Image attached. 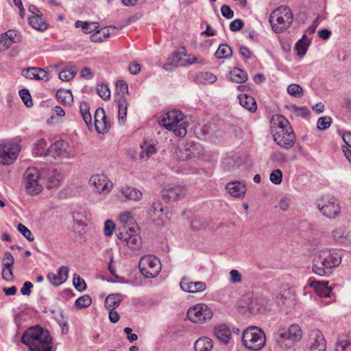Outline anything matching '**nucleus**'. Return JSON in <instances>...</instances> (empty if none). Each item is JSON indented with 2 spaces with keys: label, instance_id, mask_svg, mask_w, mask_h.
I'll list each match as a JSON object with an SVG mask.
<instances>
[{
  "label": "nucleus",
  "instance_id": "4468645a",
  "mask_svg": "<svg viewBox=\"0 0 351 351\" xmlns=\"http://www.w3.org/2000/svg\"><path fill=\"white\" fill-rule=\"evenodd\" d=\"M184 117V116L182 112L173 110L168 112L165 117L160 119L159 123L165 128L171 131L175 126L182 121Z\"/></svg>",
  "mask_w": 351,
  "mask_h": 351
},
{
  "label": "nucleus",
  "instance_id": "c9c22d12",
  "mask_svg": "<svg viewBox=\"0 0 351 351\" xmlns=\"http://www.w3.org/2000/svg\"><path fill=\"white\" fill-rule=\"evenodd\" d=\"M80 110L84 122L90 129L92 126V118L89 111V104L87 102H82L80 106Z\"/></svg>",
  "mask_w": 351,
  "mask_h": 351
},
{
  "label": "nucleus",
  "instance_id": "a878e982",
  "mask_svg": "<svg viewBox=\"0 0 351 351\" xmlns=\"http://www.w3.org/2000/svg\"><path fill=\"white\" fill-rule=\"evenodd\" d=\"M119 221L121 226L119 228L118 232L120 231H128L132 226H137L135 223L131 213L129 212H125L121 214L119 217Z\"/></svg>",
  "mask_w": 351,
  "mask_h": 351
},
{
  "label": "nucleus",
  "instance_id": "69168bd1",
  "mask_svg": "<svg viewBox=\"0 0 351 351\" xmlns=\"http://www.w3.org/2000/svg\"><path fill=\"white\" fill-rule=\"evenodd\" d=\"M165 211V208L161 206V203L159 201L154 202L149 209V213H152L154 215L158 212L163 213Z\"/></svg>",
  "mask_w": 351,
  "mask_h": 351
},
{
  "label": "nucleus",
  "instance_id": "4be33fe9",
  "mask_svg": "<svg viewBox=\"0 0 351 351\" xmlns=\"http://www.w3.org/2000/svg\"><path fill=\"white\" fill-rule=\"evenodd\" d=\"M215 337L223 344L229 343L232 338L230 329L225 324H220L214 328Z\"/></svg>",
  "mask_w": 351,
  "mask_h": 351
},
{
  "label": "nucleus",
  "instance_id": "774afa93",
  "mask_svg": "<svg viewBox=\"0 0 351 351\" xmlns=\"http://www.w3.org/2000/svg\"><path fill=\"white\" fill-rule=\"evenodd\" d=\"M221 12L223 17L230 19L234 16V12L230 7L227 5H223L221 8Z\"/></svg>",
  "mask_w": 351,
  "mask_h": 351
},
{
  "label": "nucleus",
  "instance_id": "c85d7f7f",
  "mask_svg": "<svg viewBox=\"0 0 351 351\" xmlns=\"http://www.w3.org/2000/svg\"><path fill=\"white\" fill-rule=\"evenodd\" d=\"M43 16H32L29 18L28 22L31 27L34 29L43 32L46 30L49 25L48 23L43 19Z\"/></svg>",
  "mask_w": 351,
  "mask_h": 351
},
{
  "label": "nucleus",
  "instance_id": "37998d69",
  "mask_svg": "<svg viewBox=\"0 0 351 351\" xmlns=\"http://www.w3.org/2000/svg\"><path fill=\"white\" fill-rule=\"evenodd\" d=\"M287 93L293 97L300 98L303 95V89L300 85L292 84L288 86Z\"/></svg>",
  "mask_w": 351,
  "mask_h": 351
},
{
  "label": "nucleus",
  "instance_id": "bf43d9fd",
  "mask_svg": "<svg viewBox=\"0 0 351 351\" xmlns=\"http://www.w3.org/2000/svg\"><path fill=\"white\" fill-rule=\"evenodd\" d=\"M270 180L275 184H279L282 182V173L280 169L274 170L270 174Z\"/></svg>",
  "mask_w": 351,
  "mask_h": 351
},
{
  "label": "nucleus",
  "instance_id": "6ab92c4d",
  "mask_svg": "<svg viewBox=\"0 0 351 351\" xmlns=\"http://www.w3.org/2000/svg\"><path fill=\"white\" fill-rule=\"evenodd\" d=\"M180 288L185 292L197 293L206 289V283L201 281L191 282L186 277L182 278L180 283Z\"/></svg>",
  "mask_w": 351,
  "mask_h": 351
},
{
  "label": "nucleus",
  "instance_id": "f704fd0d",
  "mask_svg": "<svg viewBox=\"0 0 351 351\" xmlns=\"http://www.w3.org/2000/svg\"><path fill=\"white\" fill-rule=\"evenodd\" d=\"M119 121H125L127 116L128 101L123 95L120 96L117 99Z\"/></svg>",
  "mask_w": 351,
  "mask_h": 351
},
{
  "label": "nucleus",
  "instance_id": "5701e85b",
  "mask_svg": "<svg viewBox=\"0 0 351 351\" xmlns=\"http://www.w3.org/2000/svg\"><path fill=\"white\" fill-rule=\"evenodd\" d=\"M195 145L193 142H189L178 147L176 155L180 160H187L195 156Z\"/></svg>",
  "mask_w": 351,
  "mask_h": 351
},
{
  "label": "nucleus",
  "instance_id": "a19ab883",
  "mask_svg": "<svg viewBox=\"0 0 351 351\" xmlns=\"http://www.w3.org/2000/svg\"><path fill=\"white\" fill-rule=\"evenodd\" d=\"M110 33L108 29L106 28H102L96 31L95 33L90 35V39L92 42L97 43L102 42L104 38L109 37Z\"/></svg>",
  "mask_w": 351,
  "mask_h": 351
},
{
  "label": "nucleus",
  "instance_id": "ea45409f",
  "mask_svg": "<svg viewBox=\"0 0 351 351\" xmlns=\"http://www.w3.org/2000/svg\"><path fill=\"white\" fill-rule=\"evenodd\" d=\"M309 45L310 41L307 40L306 35H303L302 38L296 43L295 47L298 51V55L303 56L306 53Z\"/></svg>",
  "mask_w": 351,
  "mask_h": 351
},
{
  "label": "nucleus",
  "instance_id": "3c124183",
  "mask_svg": "<svg viewBox=\"0 0 351 351\" xmlns=\"http://www.w3.org/2000/svg\"><path fill=\"white\" fill-rule=\"evenodd\" d=\"M73 284L74 287L79 291H82L86 289V285L85 281L82 278H80L79 275H74Z\"/></svg>",
  "mask_w": 351,
  "mask_h": 351
},
{
  "label": "nucleus",
  "instance_id": "9b49d317",
  "mask_svg": "<svg viewBox=\"0 0 351 351\" xmlns=\"http://www.w3.org/2000/svg\"><path fill=\"white\" fill-rule=\"evenodd\" d=\"M317 208L324 216L330 219H335L340 214L339 204L334 197L322 199V203L317 204Z\"/></svg>",
  "mask_w": 351,
  "mask_h": 351
},
{
  "label": "nucleus",
  "instance_id": "dca6fc26",
  "mask_svg": "<svg viewBox=\"0 0 351 351\" xmlns=\"http://www.w3.org/2000/svg\"><path fill=\"white\" fill-rule=\"evenodd\" d=\"M89 183L95 186L99 193H108L112 187V183L104 174H96L90 177Z\"/></svg>",
  "mask_w": 351,
  "mask_h": 351
},
{
  "label": "nucleus",
  "instance_id": "393cba45",
  "mask_svg": "<svg viewBox=\"0 0 351 351\" xmlns=\"http://www.w3.org/2000/svg\"><path fill=\"white\" fill-rule=\"evenodd\" d=\"M67 147V143L64 141H58L52 144L45 152V156H51L53 158L62 154Z\"/></svg>",
  "mask_w": 351,
  "mask_h": 351
},
{
  "label": "nucleus",
  "instance_id": "79ce46f5",
  "mask_svg": "<svg viewBox=\"0 0 351 351\" xmlns=\"http://www.w3.org/2000/svg\"><path fill=\"white\" fill-rule=\"evenodd\" d=\"M272 121H274V124H276L280 129V132L286 131V129H289V127H291L287 119L280 114L273 116Z\"/></svg>",
  "mask_w": 351,
  "mask_h": 351
},
{
  "label": "nucleus",
  "instance_id": "412c9836",
  "mask_svg": "<svg viewBox=\"0 0 351 351\" xmlns=\"http://www.w3.org/2000/svg\"><path fill=\"white\" fill-rule=\"evenodd\" d=\"M226 189L231 196L237 198L243 197L247 191L245 184L239 181L228 182Z\"/></svg>",
  "mask_w": 351,
  "mask_h": 351
},
{
  "label": "nucleus",
  "instance_id": "a211bd4d",
  "mask_svg": "<svg viewBox=\"0 0 351 351\" xmlns=\"http://www.w3.org/2000/svg\"><path fill=\"white\" fill-rule=\"evenodd\" d=\"M24 77L31 80H42L47 82L49 80V73L42 68L29 67L22 71Z\"/></svg>",
  "mask_w": 351,
  "mask_h": 351
},
{
  "label": "nucleus",
  "instance_id": "052dcab7",
  "mask_svg": "<svg viewBox=\"0 0 351 351\" xmlns=\"http://www.w3.org/2000/svg\"><path fill=\"white\" fill-rule=\"evenodd\" d=\"M75 73L69 70H63L59 73V79L62 81L68 82L75 77Z\"/></svg>",
  "mask_w": 351,
  "mask_h": 351
},
{
  "label": "nucleus",
  "instance_id": "2eb2a0df",
  "mask_svg": "<svg viewBox=\"0 0 351 351\" xmlns=\"http://www.w3.org/2000/svg\"><path fill=\"white\" fill-rule=\"evenodd\" d=\"M186 194V189L182 186H168L162 191L163 199L169 202H175L184 197Z\"/></svg>",
  "mask_w": 351,
  "mask_h": 351
},
{
  "label": "nucleus",
  "instance_id": "a18cd8bd",
  "mask_svg": "<svg viewBox=\"0 0 351 351\" xmlns=\"http://www.w3.org/2000/svg\"><path fill=\"white\" fill-rule=\"evenodd\" d=\"M19 95L26 107L30 108L33 106L32 97L27 89L23 88L20 90Z\"/></svg>",
  "mask_w": 351,
  "mask_h": 351
},
{
  "label": "nucleus",
  "instance_id": "7ed1b4c3",
  "mask_svg": "<svg viewBox=\"0 0 351 351\" xmlns=\"http://www.w3.org/2000/svg\"><path fill=\"white\" fill-rule=\"evenodd\" d=\"M269 22L276 33H282L292 23L293 13L288 6H280L270 14Z\"/></svg>",
  "mask_w": 351,
  "mask_h": 351
},
{
  "label": "nucleus",
  "instance_id": "6e6552de",
  "mask_svg": "<svg viewBox=\"0 0 351 351\" xmlns=\"http://www.w3.org/2000/svg\"><path fill=\"white\" fill-rule=\"evenodd\" d=\"M213 313L210 308L205 304H197L190 307L187 312L188 319L193 323H203L210 320Z\"/></svg>",
  "mask_w": 351,
  "mask_h": 351
},
{
  "label": "nucleus",
  "instance_id": "9d476101",
  "mask_svg": "<svg viewBox=\"0 0 351 351\" xmlns=\"http://www.w3.org/2000/svg\"><path fill=\"white\" fill-rule=\"evenodd\" d=\"M20 152L16 144L6 143L0 145V164L9 165L14 162Z\"/></svg>",
  "mask_w": 351,
  "mask_h": 351
},
{
  "label": "nucleus",
  "instance_id": "13d9d810",
  "mask_svg": "<svg viewBox=\"0 0 351 351\" xmlns=\"http://www.w3.org/2000/svg\"><path fill=\"white\" fill-rule=\"evenodd\" d=\"M62 180V176L60 174L53 175L50 177L47 181L48 188H55L60 185Z\"/></svg>",
  "mask_w": 351,
  "mask_h": 351
},
{
  "label": "nucleus",
  "instance_id": "aec40b11",
  "mask_svg": "<svg viewBox=\"0 0 351 351\" xmlns=\"http://www.w3.org/2000/svg\"><path fill=\"white\" fill-rule=\"evenodd\" d=\"M69 271V269L67 266H61L57 274L49 273L47 278L53 285L58 286L66 280Z\"/></svg>",
  "mask_w": 351,
  "mask_h": 351
},
{
  "label": "nucleus",
  "instance_id": "b1692460",
  "mask_svg": "<svg viewBox=\"0 0 351 351\" xmlns=\"http://www.w3.org/2000/svg\"><path fill=\"white\" fill-rule=\"evenodd\" d=\"M328 282L312 281L310 286L313 287L316 293L320 297H330L332 289L328 286Z\"/></svg>",
  "mask_w": 351,
  "mask_h": 351
},
{
  "label": "nucleus",
  "instance_id": "f257e3e1",
  "mask_svg": "<svg viewBox=\"0 0 351 351\" xmlns=\"http://www.w3.org/2000/svg\"><path fill=\"white\" fill-rule=\"evenodd\" d=\"M342 252L332 249L317 250L313 256L312 270L319 276H329L341 263Z\"/></svg>",
  "mask_w": 351,
  "mask_h": 351
},
{
  "label": "nucleus",
  "instance_id": "de8ad7c7",
  "mask_svg": "<svg viewBox=\"0 0 351 351\" xmlns=\"http://www.w3.org/2000/svg\"><path fill=\"white\" fill-rule=\"evenodd\" d=\"M332 123V119L330 117H322L318 119L317 128L319 130H324L328 128Z\"/></svg>",
  "mask_w": 351,
  "mask_h": 351
},
{
  "label": "nucleus",
  "instance_id": "58836bf2",
  "mask_svg": "<svg viewBox=\"0 0 351 351\" xmlns=\"http://www.w3.org/2000/svg\"><path fill=\"white\" fill-rule=\"evenodd\" d=\"M232 55V49L226 44H221L215 52V56L219 59L229 58Z\"/></svg>",
  "mask_w": 351,
  "mask_h": 351
},
{
  "label": "nucleus",
  "instance_id": "2f4dec72",
  "mask_svg": "<svg viewBox=\"0 0 351 351\" xmlns=\"http://www.w3.org/2000/svg\"><path fill=\"white\" fill-rule=\"evenodd\" d=\"M241 165V158L239 157H227L223 160L222 165L227 171H233L237 169Z\"/></svg>",
  "mask_w": 351,
  "mask_h": 351
},
{
  "label": "nucleus",
  "instance_id": "20e7f679",
  "mask_svg": "<svg viewBox=\"0 0 351 351\" xmlns=\"http://www.w3.org/2000/svg\"><path fill=\"white\" fill-rule=\"evenodd\" d=\"M241 340L243 346L252 351L261 350L266 342L264 332L256 326H251L245 329L242 333Z\"/></svg>",
  "mask_w": 351,
  "mask_h": 351
},
{
  "label": "nucleus",
  "instance_id": "f03ea898",
  "mask_svg": "<svg viewBox=\"0 0 351 351\" xmlns=\"http://www.w3.org/2000/svg\"><path fill=\"white\" fill-rule=\"evenodd\" d=\"M21 342L30 349H36L39 346H45L47 350L52 349V338L49 331L38 325L25 330L21 337Z\"/></svg>",
  "mask_w": 351,
  "mask_h": 351
},
{
  "label": "nucleus",
  "instance_id": "f8f14e48",
  "mask_svg": "<svg viewBox=\"0 0 351 351\" xmlns=\"http://www.w3.org/2000/svg\"><path fill=\"white\" fill-rule=\"evenodd\" d=\"M273 137L274 141L284 149H290L295 144V136L291 127H289L286 131L275 133Z\"/></svg>",
  "mask_w": 351,
  "mask_h": 351
},
{
  "label": "nucleus",
  "instance_id": "c756f323",
  "mask_svg": "<svg viewBox=\"0 0 351 351\" xmlns=\"http://www.w3.org/2000/svg\"><path fill=\"white\" fill-rule=\"evenodd\" d=\"M213 346V341L207 337H203L195 341L194 350L195 351H210Z\"/></svg>",
  "mask_w": 351,
  "mask_h": 351
},
{
  "label": "nucleus",
  "instance_id": "338daca9",
  "mask_svg": "<svg viewBox=\"0 0 351 351\" xmlns=\"http://www.w3.org/2000/svg\"><path fill=\"white\" fill-rule=\"evenodd\" d=\"M243 27V22L241 19H234L230 23V29L232 32H237Z\"/></svg>",
  "mask_w": 351,
  "mask_h": 351
},
{
  "label": "nucleus",
  "instance_id": "ddd939ff",
  "mask_svg": "<svg viewBox=\"0 0 351 351\" xmlns=\"http://www.w3.org/2000/svg\"><path fill=\"white\" fill-rule=\"evenodd\" d=\"M307 345L310 351H325L326 348L324 335L319 330H313L309 332Z\"/></svg>",
  "mask_w": 351,
  "mask_h": 351
},
{
  "label": "nucleus",
  "instance_id": "4c0bfd02",
  "mask_svg": "<svg viewBox=\"0 0 351 351\" xmlns=\"http://www.w3.org/2000/svg\"><path fill=\"white\" fill-rule=\"evenodd\" d=\"M142 151L140 152L141 159L147 160L151 156L156 152V148L154 145L144 143L141 145Z\"/></svg>",
  "mask_w": 351,
  "mask_h": 351
},
{
  "label": "nucleus",
  "instance_id": "5fc2aeb1",
  "mask_svg": "<svg viewBox=\"0 0 351 351\" xmlns=\"http://www.w3.org/2000/svg\"><path fill=\"white\" fill-rule=\"evenodd\" d=\"M47 147V141L45 139H40L35 144L36 154L39 156H45L44 149Z\"/></svg>",
  "mask_w": 351,
  "mask_h": 351
},
{
  "label": "nucleus",
  "instance_id": "473e14b6",
  "mask_svg": "<svg viewBox=\"0 0 351 351\" xmlns=\"http://www.w3.org/2000/svg\"><path fill=\"white\" fill-rule=\"evenodd\" d=\"M230 80L238 84H241L247 81V74L245 71L237 67H234L230 73Z\"/></svg>",
  "mask_w": 351,
  "mask_h": 351
},
{
  "label": "nucleus",
  "instance_id": "0eeeda50",
  "mask_svg": "<svg viewBox=\"0 0 351 351\" xmlns=\"http://www.w3.org/2000/svg\"><path fill=\"white\" fill-rule=\"evenodd\" d=\"M40 173L35 167H29L26 169L23 175V179L25 184L26 191L31 195H36L40 193L43 187L39 183Z\"/></svg>",
  "mask_w": 351,
  "mask_h": 351
},
{
  "label": "nucleus",
  "instance_id": "39448f33",
  "mask_svg": "<svg viewBox=\"0 0 351 351\" xmlns=\"http://www.w3.org/2000/svg\"><path fill=\"white\" fill-rule=\"evenodd\" d=\"M302 337L300 327L297 324L291 325L287 330L279 329L275 335V339L280 346L287 348L299 341Z\"/></svg>",
  "mask_w": 351,
  "mask_h": 351
},
{
  "label": "nucleus",
  "instance_id": "423d86ee",
  "mask_svg": "<svg viewBox=\"0 0 351 351\" xmlns=\"http://www.w3.org/2000/svg\"><path fill=\"white\" fill-rule=\"evenodd\" d=\"M138 267L141 274L146 278H154L161 269L159 259L152 255L143 256L139 263Z\"/></svg>",
  "mask_w": 351,
  "mask_h": 351
},
{
  "label": "nucleus",
  "instance_id": "e2e57ef3",
  "mask_svg": "<svg viewBox=\"0 0 351 351\" xmlns=\"http://www.w3.org/2000/svg\"><path fill=\"white\" fill-rule=\"evenodd\" d=\"M206 226V223L204 221L201 219H193L191 222V227L194 230H199L204 228Z\"/></svg>",
  "mask_w": 351,
  "mask_h": 351
},
{
  "label": "nucleus",
  "instance_id": "49530a36",
  "mask_svg": "<svg viewBox=\"0 0 351 351\" xmlns=\"http://www.w3.org/2000/svg\"><path fill=\"white\" fill-rule=\"evenodd\" d=\"M92 300L88 295H84L75 300V305L79 308H86L91 304Z\"/></svg>",
  "mask_w": 351,
  "mask_h": 351
},
{
  "label": "nucleus",
  "instance_id": "1a4fd4ad",
  "mask_svg": "<svg viewBox=\"0 0 351 351\" xmlns=\"http://www.w3.org/2000/svg\"><path fill=\"white\" fill-rule=\"evenodd\" d=\"M138 226H133L128 231H120L117 234L121 241H124L126 245L132 250L138 249L142 245V240L137 234Z\"/></svg>",
  "mask_w": 351,
  "mask_h": 351
},
{
  "label": "nucleus",
  "instance_id": "4d7b16f0",
  "mask_svg": "<svg viewBox=\"0 0 351 351\" xmlns=\"http://www.w3.org/2000/svg\"><path fill=\"white\" fill-rule=\"evenodd\" d=\"M14 263V259L12 254L9 252H6L4 254V256L2 259L3 267L6 268L12 267Z\"/></svg>",
  "mask_w": 351,
  "mask_h": 351
},
{
  "label": "nucleus",
  "instance_id": "8fccbe9b",
  "mask_svg": "<svg viewBox=\"0 0 351 351\" xmlns=\"http://www.w3.org/2000/svg\"><path fill=\"white\" fill-rule=\"evenodd\" d=\"M98 95L104 100H108L110 97V91L108 86L106 84L98 85L97 87Z\"/></svg>",
  "mask_w": 351,
  "mask_h": 351
},
{
  "label": "nucleus",
  "instance_id": "cd10ccee",
  "mask_svg": "<svg viewBox=\"0 0 351 351\" xmlns=\"http://www.w3.org/2000/svg\"><path fill=\"white\" fill-rule=\"evenodd\" d=\"M121 193L128 200L138 201L143 197V193L140 190L131 186L123 187Z\"/></svg>",
  "mask_w": 351,
  "mask_h": 351
},
{
  "label": "nucleus",
  "instance_id": "bb28decb",
  "mask_svg": "<svg viewBox=\"0 0 351 351\" xmlns=\"http://www.w3.org/2000/svg\"><path fill=\"white\" fill-rule=\"evenodd\" d=\"M240 104L249 110L250 112H254L257 109L256 102L254 98L247 94L240 95L239 97Z\"/></svg>",
  "mask_w": 351,
  "mask_h": 351
},
{
  "label": "nucleus",
  "instance_id": "680f3d73",
  "mask_svg": "<svg viewBox=\"0 0 351 351\" xmlns=\"http://www.w3.org/2000/svg\"><path fill=\"white\" fill-rule=\"evenodd\" d=\"M183 125L181 121L171 130L177 136H184L186 134V129Z\"/></svg>",
  "mask_w": 351,
  "mask_h": 351
},
{
  "label": "nucleus",
  "instance_id": "09e8293b",
  "mask_svg": "<svg viewBox=\"0 0 351 351\" xmlns=\"http://www.w3.org/2000/svg\"><path fill=\"white\" fill-rule=\"evenodd\" d=\"M332 236L337 241L344 242L348 234L343 228L339 227L332 231Z\"/></svg>",
  "mask_w": 351,
  "mask_h": 351
},
{
  "label": "nucleus",
  "instance_id": "864d4df0",
  "mask_svg": "<svg viewBox=\"0 0 351 351\" xmlns=\"http://www.w3.org/2000/svg\"><path fill=\"white\" fill-rule=\"evenodd\" d=\"M14 43V40L7 38L3 34L0 36V52L5 51Z\"/></svg>",
  "mask_w": 351,
  "mask_h": 351
},
{
  "label": "nucleus",
  "instance_id": "6e6d98bb",
  "mask_svg": "<svg viewBox=\"0 0 351 351\" xmlns=\"http://www.w3.org/2000/svg\"><path fill=\"white\" fill-rule=\"evenodd\" d=\"M115 229V224L110 219H108L104 223V233L106 237H110L112 235L113 232Z\"/></svg>",
  "mask_w": 351,
  "mask_h": 351
},
{
  "label": "nucleus",
  "instance_id": "c03bdc74",
  "mask_svg": "<svg viewBox=\"0 0 351 351\" xmlns=\"http://www.w3.org/2000/svg\"><path fill=\"white\" fill-rule=\"evenodd\" d=\"M186 56L185 49H183L182 52L176 51L172 54V57L170 58L171 64L176 66H184L185 63L182 62V56Z\"/></svg>",
  "mask_w": 351,
  "mask_h": 351
},
{
  "label": "nucleus",
  "instance_id": "603ef678",
  "mask_svg": "<svg viewBox=\"0 0 351 351\" xmlns=\"http://www.w3.org/2000/svg\"><path fill=\"white\" fill-rule=\"evenodd\" d=\"M17 230L29 241H33L34 240V237L31 231L23 224L19 223L17 226Z\"/></svg>",
  "mask_w": 351,
  "mask_h": 351
},
{
  "label": "nucleus",
  "instance_id": "0e129e2a",
  "mask_svg": "<svg viewBox=\"0 0 351 351\" xmlns=\"http://www.w3.org/2000/svg\"><path fill=\"white\" fill-rule=\"evenodd\" d=\"M116 88L119 94L128 93V84L123 80H118L116 83Z\"/></svg>",
  "mask_w": 351,
  "mask_h": 351
},
{
  "label": "nucleus",
  "instance_id": "72a5a7b5",
  "mask_svg": "<svg viewBox=\"0 0 351 351\" xmlns=\"http://www.w3.org/2000/svg\"><path fill=\"white\" fill-rule=\"evenodd\" d=\"M56 97L63 105H71L73 103V95L69 90L59 89L56 93Z\"/></svg>",
  "mask_w": 351,
  "mask_h": 351
},
{
  "label": "nucleus",
  "instance_id": "f3484780",
  "mask_svg": "<svg viewBox=\"0 0 351 351\" xmlns=\"http://www.w3.org/2000/svg\"><path fill=\"white\" fill-rule=\"evenodd\" d=\"M94 124L95 130L100 134L106 133L110 128V124L107 121V117L103 108H99L95 110Z\"/></svg>",
  "mask_w": 351,
  "mask_h": 351
},
{
  "label": "nucleus",
  "instance_id": "7c9ffc66",
  "mask_svg": "<svg viewBox=\"0 0 351 351\" xmlns=\"http://www.w3.org/2000/svg\"><path fill=\"white\" fill-rule=\"evenodd\" d=\"M123 296L120 293L108 295L105 300V306L108 310L116 309L121 304Z\"/></svg>",
  "mask_w": 351,
  "mask_h": 351
},
{
  "label": "nucleus",
  "instance_id": "e433bc0d",
  "mask_svg": "<svg viewBox=\"0 0 351 351\" xmlns=\"http://www.w3.org/2000/svg\"><path fill=\"white\" fill-rule=\"evenodd\" d=\"M335 351H351V337L342 336L336 343Z\"/></svg>",
  "mask_w": 351,
  "mask_h": 351
}]
</instances>
